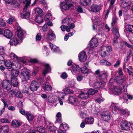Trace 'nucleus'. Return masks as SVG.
<instances>
[{"mask_svg":"<svg viewBox=\"0 0 133 133\" xmlns=\"http://www.w3.org/2000/svg\"><path fill=\"white\" fill-rule=\"evenodd\" d=\"M95 75L97 77H98L97 81L94 83L91 80L89 81V85L96 89L102 88L105 85L104 81L107 79V77L108 74L106 72H102L99 69L95 71Z\"/></svg>","mask_w":133,"mask_h":133,"instance_id":"f257e3e1","label":"nucleus"},{"mask_svg":"<svg viewBox=\"0 0 133 133\" xmlns=\"http://www.w3.org/2000/svg\"><path fill=\"white\" fill-rule=\"evenodd\" d=\"M25 4L23 9V12L21 14L22 17L26 19H28L30 16V11H26L28 6L31 3L30 0H24L23 2Z\"/></svg>","mask_w":133,"mask_h":133,"instance_id":"f03ea898","label":"nucleus"},{"mask_svg":"<svg viewBox=\"0 0 133 133\" xmlns=\"http://www.w3.org/2000/svg\"><path fill=\"white\" fill-rule=\"evenodd\" d=\"M112 50V48L111 46H103L101 48L99 54L102 57H105L107 56Z\"/></svg>","mask_w":133,"mask_h":133,"instance_id":"7ed1b4c3","label":"nucleus"},{"mask_svg":"<svg viewBox=\"0 0 133 133\" xmlns=\"http://www.w3.org/2000/svg\"><path fill=\"white\" fill-rule=\"evenodd\" d=\"M26 68H24L21 71L20 76L25 81L28 80L30 78V75Z\"/></svg>","mask_w":133,"mask_h":133,"instance_id":"20e7f679","label":"nucleus"},{"mask_svg":"<svg viewBox=\"0 0 133 133\" xmlns=\"http://www.w3.org/2000/svg\"><path fill=\"white\" fill-rule=\"evenodd\" d=\"M111 91L114 94L119 95L124 92V90L118 87L112 86L111 87Z\"/></svg>","mask_w":133,"mask_h":133,"instance_id":"39448f33","label":"nucleus"},{"mask_svg":"<svg viewBox=\"0 0 133 133\" xmlns=\"http://www.w3.org/2000/svg\"><path fill=\"white\" fill-rule=\"evenodd\" d=\"M92 21L93 23L95 25H97L98 26L101 25V28L100 29H99V32H102L103 30L102 27L103 25V24L101 22V18H97L95 17H92Z\"/></svg>","mask_w":133,"mask_h":133,"instance_id":"423d86ee","label":"nucleus"},{"mask_svg":"<svg viewBox=\"0 0 133 133\" xmlns=\"http://www.w3.org/2000/svg\"><path fill=\"white\" fill-rule=\"evenodd\" d=\"M70 69L71 72L74 75L78 74L79 73L81 69L78 65L75 64L72 65Z\"/></svg>","mask_w":133,"mask_h":133,"instance_id":"0eeeda50","label":"nucleus"},{"mask_svg":"<svg viewBox=\"0 0 133 133\" xmlns=\"http://www.w3.org/2000/svg\"><path fill=\"white\" fill-rule=\"evenodd\" d=\"M12 85L8 80H5L3 81L2 84V87L4 90L8 91L11 88Z\"/></svg>","mask_w":133,"mask_h":133,"instance_id":"6e6552de","label":"nucleus"},{"mask_svg":"<svg viewBox=\"0 0 133 133\" xmlns=\"http://www.w3.org/2000/svg\"><path fill=\"white\" fill-rule=\"evenodd\" d=\"M25 31L23 30L21 28L18 27L17 28V34L19 39H21L24 37Z\"/></svg>","mask_w":133,"mask_h":133,"instance_id":"1a4fd4ad","label":"nucleus"},{"mask_svg":"<svg viewBox=\"0 0 133 133\" xmlns=\"http://www.w3.org/2000/svg\"><path fill=\"white\" fill-rule=\"evenodd\" d=\"M89 62H87L84 64V66L82 67L81 69V72L84 74H88L91 72L90 69L88 68Z\"/></svg>","mask_w":133,"mask_h":133,"instance_id":"9d476101","label":"nucleus"},{"mask_svg":"<svg viewBox=\"0 0 133 133\" xmlns=\"http://www.w3.org/2000/svg\"><path fill=\"white\" fill-rule=\"evenodd\" d=\"M102 118L105 121H107L109 120L111 118V116L109 112H103L101 114Z\"/></svg>","mask_w":133,"mask_h":133,"instance_id":"9b49d317","label":"nucleus"},{"mask_svg":"<svg viewBox=\"0 0 133 133\" xmlns=\"http://www.w3.org/2000/svg\"><path fill=\"white\" fill-rule=\"evenodd\" d=\"M39 87V84L37 82L32 81L30 84V89L32 91H36Z\"/></svg>","mask_w":133,"mask_h":133,"instance_id":"f8f14e48","label":"nucleus"},{"mask_svg":"<svg viewBox=\"0 0 133 133\" xmlns=\"http://www.w3.org/2000/svg\"><path fill=\"white\" fill-rule=\"evenodd\" d=\"M9 93L11 95H12L14 93L16 97L18 98H21L23 96L22 93L19 89L16 90L15 91L11 90L9 92Z\"/></svg>","mask_w":133,"mask_h":133,"instance_id":"ddd939ff","label":"nucleus"},{"mask_svg":"<svg viewBox=\"0 0 133 133\" xmlns=\"http://www.w3.org/2000/svg\"><path fill=\"white\" fill-rule=\"evenodd\" d=\"M79 60L81 62H84L86 59L87 57L85 52L82 51L78 55Z\"/></svg>","mask_w":133,"mask_h":133,"instance_id":"4468645a","label":"nucleus"},{"mask_svg":"<svg viewBox=\"0 0 133 133\" xmlns=\"http://www.w3.org/2000/svg\"><path fill=\"white\" fill-rule=\"evenodd\" d=\"M79 97L83 100H85L88 98L89 97V96L87 93V90H86L81 91L79 95Z\"/></svg>","mask_w":133,"mask_h":133,"instance_id":"2eb2a0df","label":"nucleus"},{"mask_svg":"<svg viewBox=\"0 0 133 133\" xmlns=\"http://www.w3.org/2000/svg\"><path fill=\"white\" fill-rule=\"evenodd\" d=\"M121 6L122 8V11L124 12H128L130 11L129 7L130 6L125 3L124 1H123L121 4Z\"/></svg>","mask_w":133,"mask_h":133,"instance_id":"dca6fc26","label":"nucleus"},{"mask_svg":"<svg viewBox=\"0 0 133 133\" xmlns=\"http://www.w3.org/2000/svg\"><path fill=\"white\" fill-rule=\"evenodd\" d=\"M69 100L70 103L76 105L78 103V99L76 96L74 97L70 96L69 97Z\"/></svg>","mask_w":133,"mask_h":133,"instance_id":"f3484780","label":"nucleus"},{"mask_svg":"<svg viewBox=\"0 0 133 133\" xmlns=\"http://www.w3.org/2000/svg\"><path fill=\"white\" fill-rule=\"evenodd\" d=\"M120 125L122 129L128 130L129 129L130 127L128 126V123L125 120H122Z\"/></svg>","mask_w":133,"mask_h":133,"instance_id":"a211bd4d","label":"nucleus"},{"mask_svg":"<svg viewBox=\"0 0 133 133\" xmlns=\"http://www.w3.org/2000/svg\"><path fill=\"white\" fill-rule=\"evenodd\" d=\"M98 45V40L96 38H93L90 41V46L91 48H94L97 47Z\"/></svg>","mask_w":133,"mask_h":133,"instance_id":"6ab92c4d","label":"nucleus"},{"mask_svg":"<svg viewBox=\"0 0 133 133\" xmlns=\"http://www.w3.org/2000/svg\"><path fill=\"white\" fill-rule=\"evenodd\" d=\"M11 83L12 86L14 87H17L19 84L17 78H10Z\"/></svg>","mask_w":133,"mask_h":133,"instance_id":"aec40b11","label":"nucleus"},{"mask_svg":"<svg viewBox=\"0 0 133 133\" xmlns=\"http://www.w3.org/2000/svg\"><path fill=\"white\" fill-rule=\"evenodd\" d=\"M19 74V71L18 70L12 69L11 70L10 78H17Z\"/></svg>","mask_w":133,"mask_h":133,"instance_id":"412c9836","label":"nucleus"},{"mask_svg":"<svg viewBox=\"0 0 133 133\" xmlns=\"http://www.w3.org/2000/svg\"><path fill=\"white\" fill-rule=\"evenodd\" d=\"M60 7L61 10H67L70 7V5L67 2H62L60 4Z\"/></svg>","mask_w":133,"mask_h":133,"instance_id":"4be33fe9","label":"nucleus"},{"mask_svg":"<svg viewBox=\"0 0 133 133\" xmlns=\"http://www.w3.org/2000/svg\"><path fill=\"white\" fill-rule=\"evenodd\" d=\"M116 79L117 83L119 84L123 83L125 81V79L124 77H122L121 76H116Z\"/></svg>","mask_w":133,"mask_h":133,"instance_id":"5701e85b","label":"nucleus"},{"mask_svg":"<svg viewBox=\"0 0 133 133\" xmlns=\"http://www.w3.org/2000/svg\"><path fill=\"white\" fill-rule=\"evenodd\" d=\"M112 111L114 113H116V112L118 111L119 109L118 105L116 103H112L111 105Z\"/></svg>","mask_w":133,"mask_h":133,"instance_id":"b1692460","label":"nucleus"},{"mask_svg":"<svg viewBox=\"0 0 133 133\" xmlns=\"http://www.w3.org/2000/svg\"><path fill=\"white\" fill-rule=\"evenodd\" d=\"M47 39L50 41L54 39L55 38V35L52 31H50L47 35Z\"/></svg>","mask_w":133,"mask_h":133,"instance_id":"393cba45","label":"nucleus"},{"mask_svg":"<svg viewBox=\"0 0 133 133\" xmlns=\"http://www.w3.org/2000/svg\"><path fill=\"white\" fill-rule=\"evenodd\" d=\"M12 34L9 29H6L4 30V35L6 38L10 39L12 36Z\"/></svg>","mask_w":133,"mask_h":133,"instance_id":"a878e982","label":"nucleus"},{"mask_svg":"<svg viewBox=\"0 0 133 133\" xmlns=\"http://www.w3.org/2000/svg\"><path fill=\"white\" fill-rule=\"evenodd\" d=\"M4 65L6 69H10L12 68V66L14 64L9 61H6L4 62Z\"/></svg>","mask_w":133,"mask_h":133,"instance_id":"bb28decb","label":"nucleus"},{"mask_svg":"<svg viewBox=\"0 0 133 133\" xmlns=\"http://www.w3.org/2000/svg\"><path fill=\"white\" fill-rule=\"evenodd\" d=\"M45 69L43 70V74L45 75L47 74L50 70V67L48 64L45 63L44 64Z\"/></svg>","mask_w":133,"mask_h":133,"instance_id":"cd10ccee","label":"nucleus"},{"mask_svg":"<svg viewBox=\"0 0 133 133\" xmlns=\"http://www.w3.org/2000/svg\"><path fill=\"white\" fill-rule=\"evenodd\" d=\"M37 120L39 122H44L46 125H48V122L47 120L46 119L44 116L41 115L38 116Z\"/></svg>","mask_w":133,"mask_h":133,"instance_id":"c85d7f7f","label":"nucleus"},{"mask_svg":"<svg viewBox=\"0 0 133 133\" xmlns=\"http://www.w3.org/2000/svg\"><path fill=\"white\" fill-rule=\"evenodd\" d=\"M25 116L29 122L32 121L34 117V116L29 112H26Z\"/></svg>","mask_w":133,"mask_h":133,"instance_id":"c756f323","label":"nucleus"},{"mask_svg":"<svg viewBox=\"0 0 133 133\" xmlns=\"http://www.w3.org/2000/svg\"><path fill=\"white\" fill-rule=\"evenodd\" d=\"M21 125V123L17 120H14L12 122L11 125L14 128H18Z\"/></svg>","mask_w":133,"mask_h":133,"instance_id":"7c9ffc66","label":"nucleus"},{"mask_svg":"<svg viewBox=\"0 0 133 133\" xmlns=\"http://www.w3.org/2000/svg\"><path fill=\"white\" fill-rule=\"evenodd\" d=\"M9 130V127L8 125L3 126L0 129V133H8Z\"/></svg>","mask_w":133,"mask_h":133,"instance_id":"2f4dec72","label":"nucleus"},{"mask_svg":"<svg viewBox=\"0 0 133 133\" xmlns=\"http://www.w3.org/2000/svg\"><path fill=\"white\" fill-rule=\"evenodd\" d=\"M118 29L119 28H118L115 26L113 27L112 29L113 34L115 36L117 37H119V35L118 31Z\"/></svg>","mask_w":133,"mask_h":133,"instance_id":"473e14b6","label":"nucleus"},{"mask_svg":"<svg viewBox=\"0 0 133 133\" xmlns=\"http://www.w3.org/2000/svg\"><path fill=\"white\" fill-rule=\"evenodd\" d=\"M85 122L87 124H92L94 122V119L92 117H90L86 118Z\"/></svg>","mask_w":133,"mask_h":133,"instance_id":"72a5a7b5","label":"nucleus"},{"mask_svg":"<svg viewBox=\"0 0 133 133\" xmlns=\"http://www.w3.org/2000/svg\"><path fill=\"white\" fill-rule=\"evenodd\" d=\"M35 130L37 133H43L45 132V128L41 126L36 128Z\"/></svg>","mask_w":133,"mask_h":133,"instance_id":"f704fd0d","label":"nucleus"},{"mask_svg":"<svg viewBox=\"0 0 133 133\" xmlns=\"http://www.w3.org/2000/svg\"><path fill=\"white\" fill-rule=\"evenodd\" d=\"M100 9V7L96 5H92L91 7V11L94 12H98Z\"/></svg>","mask_w":133,"mask_h":133,"instance_id":"c9c22d12","label":"nucleus"},{"mask_svg":"<svg viewBox=\"0 0 133 133\" xmlns=\"http://www.w3.org/2000/svg\"><path fill=\"white\" fill-rule=\"evenodd\" d=\"M11 45H16L18 43V41L16 38H13L10 41Z\"/></svg>","mask_w":133,"mask_h":133,"instance_id":"e433bc0d","label":"nucleus"},{"mask_svg":"<svg viewBox=\"0 0 133 133\" xmlns=\"http://www.w3.org/2000/svg\"><path fill=\"white\" fill-rule=\"evenodd\" d=\"M126 31L131 33H133V25H127L125 27Z\"/></svg>","mask_w":133,"mask_h":133,"instance_id":"4c0bfd02","label":"nucleus"},{"mask_svg":"<svg viewBox=\"0 0 133 133\" xmlns=\"http://www.w3.org/2000/svg\"><path fill=\"white\" fill-rule=\"evenodd\" d=\"M63 91L64 92H61L60 94L63 95L64 94L65 95H66L68 94H70L72 92V91L71 90H69L68 88L66 87L65 88V89L63 90Z\"/></svg>","mask_w":133,"mask_h":133,"instance_id":"58836bf2","label":"nucleus"},{"mask_svg":"<svg viewBox=\"0 0 133 133\" xmlns=\"http://www.w3.org/2000/svg\"><path fill=\"white\" fill-rule=\"evenodd\" d=\"M65 25V24H64L61 26L60 28L61 30L63 31H64L66 30L68 32H70V29L69 28L68 26H66Z\"/></svg>","mask_w":133,"mask_h":133,"instance_id":"ea45409f","label":"nucleus"},{"mask_svg":"<svg viewBox=\"0 0 133 133\" xmlns=\"http://www.w3.org/2000/svg\"><path fill=\"white\" fill-rule=\"evenodd\" d=\"M71 22L70 19L69 18H66L62 20V24L65 25H69Z\"/></svg>","mask_w":133,"mask_h":133,"instance_id":"a19ab883","label":"nucleus"},{"mask_svg":"<svg viewBox=\"0 0 133 133\" xmlns=\"http://www.w3.org/2000/svg\"><path fill=\"white\" fill-rule=\"evenodd\" d=\"M42 87L45 90L51 91L52 89V87L50 85H46L45 84H43Z\"/></svg>","mask_w":133,"mask_h":133,"instance_id":"79ce46f5","label":"nucleus"},{"mask_svg":"<svg viewBox=\"0 0 133 133\" xmlns=\"http://www.w3.org/2000/svg\"><path fill=\"white\" fill-rule=\"evenodd\" d=\"M60 129L63 128L65 130H66L68 129L69 127L67 124L65 123H63L60 125Z\"/></svg>","mask_w":133,"mask_h":133,"instance_id":"37998d69","label":"nucleus"},{"mask_svg":"<svg viewBox=\"0 0 133 133\" xmlns=\"http://www.w3.org/2000/svg\"><path fill=\"white\" fill-rule=\"evenodd\" d=\"M97 90H94L92 89H91L87 91V93L89 95H89H93L95 93H97Z\"/></svg>","mask_w":133,"mask_h":133,"instance_id":"c03bdc74","label":"nucleus"},{"mask_svg":"<svg viewBox=\"0 0 133 133\" xmlns=\"http://www.w3.org/2000/svg\"><path fill=\"white\" fill-rule=\"evenodd\" d=\"M34 20L38 24L41 23L43 22V18L41 16H38L34 19Z\"/></svg>","mask_w":133,"mask_h":133,"instance_id":"a18cd8bd","label":"nucleus"},{"mask_svg":"<svg viewBox=\"0 0 133 133\" xmlns=\"http://www.w3.org/2000/svg\"><path fill=\"white\" fill-rule=\"evenodd\" d=\"M34 10L36 13L41 14L43 12V11L42 9L38 7H37L35 8Z\"/></svg>","mask_w":133,"mask_h":133,"instance_id":"49530a36","label":"nucleus"},{"mask_svg":"<svg viewBox=\"0 0 133 133\" xmlns=\"http://www.w3.org/2000/svg\"><path fill=\"white\" fill-rule=\"evenodd\" d=\"M6 25L5 21L2 18H0V27L4 26Z\"/></svg>","mask_w":133,"mask_h":133,"instance_id":"de8ad7c7","label":"nucleus"},{"mask_svg":"<svg viewBox=\"0 0 133 133\" xmlns=\"http://www.w3.org/2000/svg\"><path fill=\"white\" fill-rule=\"evenodd\" d=\"M10 57L11 58L13 59H18V56L12 52H11V53L10 55Z\"/></svg>","mask_w":133,"mask_h":133,"instance_id":"09e8293b","label":"nucleus"},{"mask_svg":"<svg viewBox=\"0 0 133 133\" xmlns=\"http://www.w3.org/2000/svg\"><path fill=\"white\" fill-rule=\"evenodd\" d=\"M1 122L3 123H9L10 122V121L5 118H3L0 119Z\"/></svg>","mask_w":133,"mask_h":133,"instance_id":"8fccbe9b","label":"nucleus"},{"mask_svg":"<svg viewBox=\"0 0 133 133\" xmlns=\"http://www.w3.org/2000/svg\"><path fill=\"white\" fill-rule=\"evenodd\" d=\"M5 53L4 48L2 47H0V55H3Z\"/></svg>","mask_w":133,"mask_h":133,"instance_id":"3c124183","label":"nucleus"},{"mask_svg":"<svg viewBox=\"0 0 133 133\" xmlns=\"http://www.w3.org/2000/svg\"><path fill=\"white\" fill-rule=\"evenodd\" d=\"M117 18L116 17H114L113 18L112 22L111 23V25L112 26H114V25L117 23Z\"/></svg>","mask_w":133,"mask_h":133,"instance_id":"603ef678","label":"nucleus"},{"mask_svg":"<svg viewBox=\"0 0 133 133\" xmlns=\"http://www.w3.org/2000/svg\"><path fill=\"white\" fill-rule=\"evenodd\" d=\"M127 71L130 77H133V72L131 70H129L128 68H127Z\"/></svg>","mask_w":133,"mask_h":133,"instance_id":"864d4df0","label":"nucleus"},{"mask_svg":"<svg viewBox=\"0 0 133 133\" xmlns=\"http://www.w3.org/2000/svg\"><path fill=\"white\" fill-rule=\"evenodd\" d=\"M79 112L80 116L81 118H83L86 116V114L84 112L81 111H80Z\"/></svg>","mask_w":133,"mask_h":133,"instance_id":"5fc2aeb1","label":"nucleus"},{"mask_svg":"<svg viewBox=\"0 0 133 133\" xmlns=\"http://www.w3.org/2000/svg\"><path fill=\"white\" fill-rule=\"evenodd\" d=\"M76 78L78 81H80L83 79V76L81 75H78L77 76Z\"/></svg>","mask_w":133,"mask_h":133,"instance_id":"6e6d98bb","label":"nucleus"},{"mask_svg":"<svg viewBox=\"0 0 133 133\" xmlns=\"http://www.w3.org/2000/svg\"><path fill=\"white\" fill-rule=\"evenodd\" d=\"M14 18L13 17H12L9 18L7 21L6 22L7 23L9 24H11L12 23L13 20H14Z\"/></svg>","mask_w":133,"mask_h":133,"instance_id":"4d7b16f0","label":"nucleus"},{"mask_svg":"<svg viewBox=\"0 0 133 133\" xmlns=\"http://www.w3.org/2000/svg\"><path fill=\"white\" fill-rule=\"evenodd\" d=\"M123 97H127L128 98V99H130L131 100L133 98V96L132 95H128L126 94H124L123 96Z\"/></svg>","mask_w":133,"mask_h":133,"instance_id":"13d9d810","label":"nucleus"},{"mask_svg":"<svg viewBox=\"0 0 133 133\" xmlns=\"http://www.w3.org/2000/svg\"><path fill=\"white\" fill-rule=\"evenodd\" d=\"M125 14H124V18L125 19H129L130 18H131V16L127 14L128 12H125Z\"/></svg>","mask_w":133,"mask_h":133,"instance_id":"bf43d9fd","label":"nucleus"},{"mask_svg":"<svg viewBox=\"0 0 133 133\" xmlns=\"http://www.w3.org/2000/svg\"><path fill=\"white\" fill-rule=\"evenodd\" d=\"M40 27H42V29L43 31L44 32L46 31L47 30V26L46 24H45L43 26H40Z\"/></svg>","mask_w":133,"mask_h":133,"instance_id":"052dcab7","label":"nucleus"},{"mask_svg":"<svg viewBox=\"0 0 133 133\" xmlns=\"http://www.w3.org/2000/svg\"><path fill=\"white\" fill-rule=\"evenodd\" d=\"M45 17H46L47 19L50 20L52 18V16L50 13H49L46 15Z\"/></svg>","mask_w":133,"mask_h":133,"instance_id":"680f3d73","label":"nucleus"},{"mask_svg":"<svg viewBox=\"0 0 133 133\" xmlns=\"http://www.w3.org/2000/svg\"><path fill=\"white\" fill-rule=\"evenodd\" d=\"M41 36L40 34H38L36 36V39L37 41H39L41 39Z\"/></svg>","mask_w":133,"mask_h":133,"instance_id":"e2e57ef3","label":"nucleus"},{"mask_svg":"<svg viewBox=\"0 0 133 133\" xmlns=\"http://www.w3.org/2000/svg\"><path fill=\"white\" fill-rule=\"evenodd\" d=\"M26 58L25 57L21 58L20 59V61L23 64H26L27 61L26 60Z\"/></svg>","mask_w":133,"mask_h":133,"instance_id":"0e129e2a","label":"nucleus"},{"mask_svg":"<svg viewBox=\"0 0 133 133\" xmlns=\"http://www.w3.org/2000/svg\"><path fill=\"white\" fill-rule=\"evenodd\" d=\"M129 51H130V52L129 53V55L127 57V58L128 59H129L133 54V48H132V49H130Z\"/></svg>","mask_w":133,"mask_h":133,"instance_id":"69168bd1","label":"nucleus"},{"mask_svg":"<svg viewBox=\"0 0 133 133\" xmlns=\"http://www.w3.org/2000/svg\"><path fill=\"white\" fill-rule=\"evenodd\" d=\"M27 111L25 112V110L22 108H21L19 109V112L21 114L23 115H25Z\"/></svg>","mask_w":133,"mask_h":133,"instance_id":"338daca9","label":"nucleus"},{"mask_svg":"<svg viewBox=\"0 0 133 133\" xmlns=\"http://www.w3.org/2000/svg\"><path fill=\"white\" fill-rule=\"evenodd\" d=\"M15 64L16 68H20L21 66V63L18 62H17Z\"/></svg>","mask_w":133,"mask_h":133,"instance_id":"774afa93","label":"nucleus"}]
</instances>
